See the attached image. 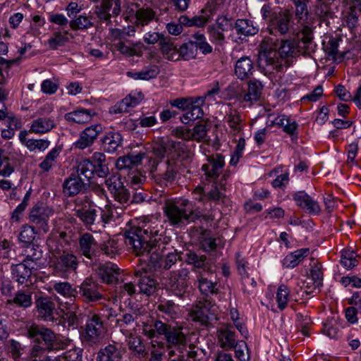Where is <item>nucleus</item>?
I'll list each match as a JSON object with an SVG mask.
<instances>
[{
	"label": "nucleus",
	"instance_id": "1",
	"mask_svg": "<svg viewBox=\"0 0 361 361\" xmlns=\"http://www.w3.org/2000/svg\"><path fill=\"white\" fill-rule=\"evenodd\" d=\"M164 233V228L158 221L148 218L125 232L126 244L131 246L136 255L142 257L150 271L168 270L179 259L176 252H168L164 257L171 241L170 237Z\"/></svg>",
	"mask_w": 361,
	"mask_h": 361
},
{
	"label": "nucleus",
	"instance_id": "2",
	"mask_svg": "<svg viewBox=\"0 0 361 361\" xmlns=\"http://www.w3.org/2000/svg\"><path fill=\"white\" fill-rule=\"evenodd\" d=\"M296 56L294 42L291 39L281 40L264 36L259 54V64L267 71H283L289 66L290 57Z\"/></svg>",
	"mask_w": 361,
	"mask_h": 361
},
{
	"label": "nucleus",
	"instance_id": "3",
	"mask_svg": "<svg viewBox=\"0 0 361 361\" xmlns=\"http://www.w3.org/2000/svg\"><path fill=\"white\" fill-rule=\"evenodd\" d=\"M164 212L170 225L176 227L185 226L196 220L203 219L207 222L213 220L211 216L203 215L200 211L194 209L192 202L187 199L167 202Z\"/></svg>",
	"mask_w": 361,
	"mask_h": 361
},
{
	"label": "nucleus",
	"instance_id": "4",
	"mask_svg": "<svg viewBox=\"0 0 361 361\" xmlns=\"http://www.w3.org/2000/svg\"><path fill=\"white\" fill-rule=\"evenodd\" d=\"M30 338H33L39 344L35 345L30 355L32 361H51L49 357L44 355L45 350H51L55 348L56 336L52 331L44 327L32 324L28 330Z\"/></svg>",
	"mask_w": 361,
	"mask_h": 361
},
{
	"label": "nucleus",
	"instance_id": "5",
	"mask_svg": "<svg viewBox=\"0 0 361 361\" xmlns=\"http://www.w3.org/2000/svg\"><path fill=\"white\" fill-rule=\"evenodd\" d=\"M73 212L74 215L88 231H101L99 209L89 196L76 198Z\"/></svg>",
	"mask_w": 361,
	"mask_h": 361
},
{
	"label": "nucleus",
	"instance_id": "6",
	"mask_svg": "<svg viewBox=\"0 0 361 361\" xmlns=\"http://www.w3.org/2000/svg\"><path fill=\"white\" fill-rule=\"evenodd\" d=\"M207 164L202 166L206 180L213 182L224 188L226 180L230 174L228 171L223 172L225 165L224 157L221 154H214L207 157Z\"/></svg>",
	"mask_w": 361,
	"mask_h": 361
},
{
	"label": "nucleus",
	"instance_id": "7",
	"mask_svg": "<svg viewBox=\"0 0 361 361\" xmlns=\"http://www.w3.org/2000/svg\"><path fill=\"white\" fill-rule=\"evenodd\" d=\"M77 288L78 295L86 302H97L104 298V287L92 277L86 278Z\"/></svg>",
	"mask_w": 361,
	"mask_h": 361
},
{
	"label": "nucleus",
	"instance_id": "8",
	"mask_svg": "<svg viewBox=\"0 0 361 361\" xmlns=\"http://www.w3.org/2000/svg\"><path fill=\"white\" fill-rule=\"evenodd\" d=\"M52 263L54 273L62 278H68L70 274L76 271L78 267L77 257L66 252L54 257Z\"/></svg>",
	"mask_w": 361,
	"mask_h": 361
},
{
	"label": "nucleus",
	"instance_id": "9",
	"mask_svg": "<svg viewBox=\"0 0 361 361\" xmlns=\"http://www.w3.org/2000/svg\"><path fill=\"white\" fill-rule=\"evenodd\" d=\"M54 213L52 207L42 202H38L30 209L29 220L35 224L39 230L47 233L49 229V219Z\"/></svg>",
	"mask_w": 361,
	"mask_h": 361
},
{
	"label": "nucleus",
	"instance_id": "10",
	"mask_svg": "<svg viewBox=\"0 0 361 361\" xmlns=\"http://www.w3.org/2000/svg\"><path fill=\"white\" fill-rule=\"evenodd\" d=\"M296 56L300 54L311 56L314 53L317 44L313 41L312 30L307 25H303L296 39L293 40Z\"/></svg>",
	"mask_w": 361,
	"mask_h": 361
},
{
	"label": "nucleus",
	"instance_id": "11",
	"mask_svg": "<svg viewBox=\"0 0 361 361\" xmlns=\"http://www.w3.org/2000/svg\"><path fill=\"white\" fill-rule=\"evenodd\" d=\"M213 274L210 271H197V281L200 293L205 296L217 295L220 285L217 280L212 279Z\"/></svg>",
	"mask_w": 361,
	"mask_h": 361
},
{
	"label": "nucleus",
	"instance_id": "12",
	"mask_svg": "<svg viewBox=\"0 0 361 361\" xmlns=\"http://www.w3.org/2000/svg\"><path fill=\"white\" fill-rule=\"evenodd\" d=\"M208 21L207 18L202 16H195L191 18L185 15L179 17L178 23L171 22L166 25V30L169 34L178 35L183 32V26L192 27L204 26Z\"/></svg>",
	"mask_w": 361,
	"mask_h": 361
},
{
	"label": "nucleus",
	"instance_id": "13",
	"mask_svg": "<svg viewBox=\"0 0 361 361\" xmlns=\"http://www.w3.org/2000/svg\"><path fill=\"white\" fill-rule=\"evenodd\" d=\"M105 185L113 195L115 200L120 204L127 203L130 200V192L123 185L121 179L118 176H111L105 180Z\"/></svg>",
	"mask_w": 361,
	"mask_h": 361
},
{
	"label": "nucleus",
	"instance_id": "14",
	"mask_svg": "<svg viewBox=\"0 0 361 361\" xmlns=\"http://www.w3.org/2000/svg\"><path fill=\"white\" fill-rule=\"evenodd\" d=\"M102 130L103 128L100 124L92 125L86 128L80 132L79 138L73 144V147L80 150L90 147Z\"/></svg>",
	"mask_w": 361,
	"mask_h": 361
},
{
	"label": "nucleus",
	"instance_id": "15",
	"mask_svg": "<svg viewBox=\"0 0 361 361\" xmlns=\"http://www.w3.org/2000/svg\"><path fill=\"white\" fill-rule=\"evenodd\" d=\"M291 16L288 13L280 12L275 14L270 20L268 30L271 35H285L290 27Z\"/></svg>",
	"mask_w": 361,
	"mask_h": 361
},
{
	"label": "nucleus",
	"instance_id": "16",
	"mask_svg": "<svg viewBox=\"0 0 361 361\" xmlns=\"http://www.w3.org/2000/svg\"><path fill=\"white\" fill-rule=\"evenodd\" d=\"M87 184L82 178L72 173L63 183V192L67 197L75 196L85 191Z\"/></svg>",
	"mask_w": 361,
	"mask_h": 361
},
{
	"label": "nucleus",
	"instance_id": "17",
	"mask_svg": "<svg viewBox=\"0 0 361 361\" xmlns=\"http://www.w3.org/2000/svg\"><path fill=\"white\" fill-rule=\"evenodd\" d=\"M296 204L310 214H319L321 212L318 202L305 191H298L293 195Z\"/></svg>",
	"mask_w": 361,
	"mask_h": 361
},
{
	"label": "nucleus",
	"instance_id": "18",
	"mask_svg": "<svg viewBox=\"0 0 361 361\" xmlns=\"http://www.w3.org/2000/svg\"><path fill=\"white\" fill-rule=\"evenodd\" d=\"M123 140V136L118 131L109 130L101 140L102 147L105 152L112 154L122 147Z\"/></svg>",
	"mask_w": 361,
	"mask_h": 361
},
{
	"label": "nucleus",
	"instance_id": "19",
	"mask_svg": "<svg viewBox=\"0 0 361 361\" xmlns=\"http://www.w3.org/2000/svg\"><path fill=\"white\" fill-rule=\"evenodd\" d=\"M80 252L88 259H93L97 256L98 244L92 234L85 233L79 238Z\"/></svg>",
	"mask_w": 361,
	"mask_h": 361
},
{
	"label": "nucleus",
	"instance_id": "20",
	"mask_svg": "<svg viewBox=\"0 0 361 361\" xmlns=\"http://www.w3.org/2000/svg\"><path fill=\"white\" fill-rule=\"evenodd\" d=\"M142 269L144 270L143 272L140 270L135 271V276L139 278L137 283L140 290L147 295H152L157 289V281L147 274V271H149L147 265Z\"/></svg>",
	"mask_w": 361,
	"mask_h": 361
},
{
	"label": "nucleus",
	"instance_id": "21",
	"mask_svg": "<svg viewBox=\"0 0 361 361\" xmlns=\"http://www.w3.org/2000/svg\"><path fill=\"white\" fill-rule=\"evenodd\" d=\"M166 289L179 298H184L187 294L188 284L183 280H179L176 274H170L164 282Z\"/></svg>",
	"mask_w": 361,
	"mask_h": 361
},
{
	"label": "nucleus",
	"instance_id": "22",
	"mask_svg": "<svg viewBox=\"0 0 361 361\" xmlns=\"http://www.w3.org/2000/svg\"><path fill=\"white\" fill-rule=\"evenodd\" d=\"M35 269L36 267L34 265H30L23 261V262L11 267L13 278L15 279L20 284L25 283L31 276L32 270Z\"/></svg>",
	"mask_w": 361,
	"mask_h": 361
},
{
	"label": "nucleus",
	"instance_id": "23",
	"mask_svg": "<svg viewBox=\"0 0 361 361\" xmlns=\"http://www.w3.org/2000/svg\"><path fill=\"white\" fill-rule=\"evenodd\" d=\"M205 97H196L192 101V104L188 109V111L180 117L183 123H188L190 121H195L200 118L204 115L202 105L204 103Z\"/></svg>",
	"mask_w": 361,
	"mask_h": 361
},
{
	"label": "nucleus",
	"instance_id": "24",
	"mask_svg": "<svg viewBox=\"0 0 361 361\" xmlns=\"http://www.w3.org/2000/svg\"><path fill=\"white\" fill-rule=\"evenodd\" d=\"M28 131L26 130H21L19 133V140L25 145L30 151H35L36 149L43 152L47 149L49 145L50 141L48 140L39 139H28L27 137Z\"/></svg>",
	"mask_w": 361,
	"mask_h": 361
},
{
	"label": "nucleus",
	"instance_id": "25",
	"mask_svg": "<svg viewBox=\"0 0 361 361\" xmlns=\"http://www.w3.org/2000/svg\"><path fill=\"white\" fill-rule=\"evenodd\" d=\"M56 126L53 118L49 117H40L32 121L29 133L35 134H44L50 132Z\"/></svg>",
	"mask_w": 361,
	"mask_h": 361
},
{
	"label": "nucleus",
	"instance_id": "26",
	"mask_svg": "<svg viewBox=\"0 0 361 361\" xmlns=\"http://www.w3.org/2000/svg\"><path fill=\"white\" fill-rule=\"evenodd\" d=\"M253 69V63L250 58L243 56L235 63V74L238 79L243 80L252 75Z\"/></svg>",
	"mask_w": 361,
	"mask_h": 361
},
{
	"label": "nucleus",
	"instance_id": "27",
	"mask_svg": "<svg viewBox=\"0 0 361 361\" xmlns=\"http://www.w3.org/2000/svg\"><path fill=\"white\" fill-rule=\"evenodd\" d=\"M94 115V113L90 109L78 108L75 111L66 114L64 118L68 122L85 124L90 122Z\"/></svg>",
	"mask_w": 361,
	"mask_h": 361
},
{
	"label": "nucleus",
	"instance_id": "28",
	"mask_svg": "<svg viewBox=\"0 0 361 361\" xmlns=\"http://www.w3.org/2000/svg\"><path fill=\"white\" fill-rule=\"evenodd\" d=\"M263 85L257 80H251L248 82L247 90L245 92L243 93V101L245 102L253 103L259 99Z\"/></svg>",
	"mask_w": 361,
	"mask_h": 361
},
{
	"label": "nucleus",
	"instance_id": "29",
	"mask_svg": "<svg viewBox=\"0 0 361 361\" xmlns=\"http://www.w3.org/2000/svg\"><path fill=\"white\" fill-rule=\"evenodd\" d=\"M191 316H216L217 307L211 301L200 300L191 310Z\"/></svg>",
	"mask_w": 361,
	"mask_h": 361
},
{
	"label": "nucleus",
	"instance_id": "30",
	"mask_svg": "<svg viewBox=\"0 0 361 361\" xmlns=\"http://www.w3.org/2000/svg\"><path fill=\"white\" fill-rule=\"evenodd\" d=\"M90 159L97 176L104 178L108 175L109 170L106 163V156L104 153L94 152Z\"/></svg>",
	"mask_w": 361,
	"mask_h": 361
},
{
	"label": "nucleus",
	"instance_id": "31",
	"mask_svg": "<svg viewBox=\"0 0 361 361\" xmlns=\"http://www.w3.org/2000/svg\"><path fill=\"white\" fill-rule=\"evenodd\" d=\"M309 254V248H302L290 252L283 259V266L285 268L293 269L297 267Z\"/></svg>",
	"mask_w": 361,
	"mask_h": 361
},
{
	"label": "nucleus",
	"instance_id": "32",
	"mask_svg": "<svg viewBox=\"0 0 361 361\" xmlns=\"http://www.w3.org/2000/svg\"><path fill=\"white\" fill-rule=\"evenodd\" d=\"M123 350L116 345H109L100 350L97 355V361H120Z\"/></svg>",
	"mask_w": 361,
	"mask_h": 361
},
{
	"label": "nucleus",
	"instance_id": "33",
	"mask_svg": "<svg viewBox=\"0 0 361 361\" xmlns=\"http://www.w3.org/2000/svg\"><path fill=\"white\" fill-rule=\"evenodd\" d=\"M142 93H139V99L134 98L131 94H129L128 97H126L121 102L111 106L109 109V113L111 114H117L127 112L128 108L137 106L140 103V100L142 99Z\"/></svg>",
	"mask_w": 361,
	"mask_h": 361
},
{
	"label": "nucleus",
	"instance_id": "34",
	"mask_svg": "<svg viewBox=\"0 0 361 361\" xmlns=\"http://www.w3.org/2000/svg\"><path fill=\"white\" fill-rule=\"evenodd\" d=\"M234 28L238 35L245 37L255 35L259 31L258 26L248 19H238L235 23Z\"/></svg>",
	"mask_w": 361,
	"mask_h": 361
},
{
	"label": "nucleus",
	"instance_id": "35",
	"mask_svg": "<svg viewBox=\"0 0 361 361\" xmlns=\"http://www.w3.org/2000/svg\"><path fill=\"white\" fill-rule=\"evenodd\" d=\"M85 331L88 339L96 338L104 331L103 322L99 317H90L86 322Z\"/></svg>",
	"mask_w": 361,
	"mask_h": 361
},
{
	"label": "nucleus",
	"instance_id": "36",
	"mask_svg": "<svg viewBox=\"0 0 361 361\" xmlns=\"http://www.w3.org/2000/svg\"><path fill=\"white\" fill-rule=\"evenodd\" d=\"M224 120L233 135H237L242 130L243 118L241 114L237 110H231L225 116Z\"/></svg>",
	"mask_w": 361,
	"mask_h": 361
},
{
	"label": "nucleus",
	"instance_id": "37",
	"mask_svg": "<svg viewBox=\"0 0 361 361\" xmlns=\"http://www.w3.org/2000/svg\"><path fill=\"white\" fill-rule=\"evenodd\" d=\"M217 336L220 346L224 349H233L238 342L235 339V333L228 328L218 330Z\"/></svg>",
	"mask_w": 361,
	"mask_h": 361
},
{
	"label": "nucleus",
	"instance_id": "38",
	"mask_svg": "<svg viewBox=\"0 0 361 361\" xmlns=\"http://www.w3.org/2000/svg\"><path fill=\"white\" fill-rule=\"evenodd\" d=\"M98 274L104 282L111 283L118 281L119 269L113 264H104L99 267Z\"/></svg>",
	"mask_w": 361,
	"mask_h": 361
},
{
	"label": "nucleus",
	"instance_id": "39",
	"mask_svg": "<svg viewBox=\"0 0 361 361\" xmlns=\"http://www.w3.org/2000/svg\"><path fill=\"white\" fill-rule=\"evenodd\" d=\"M335 92L341 100L348 102L353 100L356 106L361 109V85L357 89L353 98L350 93L342 85H338L335 88Z\"/></svg>",
	"mask_w": 361,
	"mask_h": 361
},
{
	"label": "nucleus",
	"instance_id": "40",
	"mask_svg": "<svg viewBox=\"0 0 361 361\" xmlns=\"http://www.w3.org/2000/svg\"><path fill=\"white\" fill-rule=\"evenodd\" d=\"M69 25L73 30H84L93 27L94 23L91 16L82 13L70 20Z\"/></svg>",
	"mask_w": 361,
	"mask_h": 361
},
{
	"label": "nucleus",
	"instance_id": "41",
	"mask_svg": "<svg viewBox=\"0 0 361 361\" xmlns=\"http://www.w3.org/2000/svg\"><path fill=\"white\" fill-rule=\"evenodd\" d=\"M90 159H85L80 161L77 166L76 175L87 180L88 182L96 175Z\"/></svg>",
	"mask_w": 361,
	"mask_h": 361
},
{
	"label": "nucleus",
	"instance_id": "42",
	"mask_svg": "<svg viewBox=\"0 0 361 361\" xmlns=\"http://www.w3.org/2000/svg\"><path fill=\"white\" fill-rule=\"evenodd\" d=\"M159 73V68L156 66L144 67L140 71L135 73L128 72V75L135 80H148L156 78Z\"/></svg>",
	"mask_w": 361,
	"mask_h": 361
},
{
	"label": "nucleus",
	"instance_id": "43",
	"mask_svg": "<svg viewBox=\"0 0 361 361\" xmlns=\"http://www.w3.org/2000/svg\"><path fill=\"white\" fill-rule=\"evenodd\" d=\"M161 51L166 59L173 61L179 60L178 49L166 38L161 40Z\"/></svg>",
	"mask_w": 361,
	"mask_h": 361
},
{
	"label": "nucleus",
	"instance_id": "44",
	"mask_svg": "<svg viewBox=\"0 0 361 361\" xmlns=\"http://www.w3.org/2000/svg\"><path fill=\"white\" fill-rule=\"evenodd\" d=\"M35 305L39 314L44 316H51L55 310V303L48 297L38 298L35 300Z\"/></svg>",
	"mask_w": 361,
	"mask_h": 361
},
{
	"label": "nucleus",
	"instance_id": "45",
	"mask_svg": "<svg viewBox=\"0 0 361 361\" xmlns=\"http://www.w3.org/2000/svg\"><path fill=\"white\" fill-rule=\"evenodd\" d=\"M185 262L193 265L195 268L199 269L198 271H209V269L205 267L207 262L204 255H198L195 252L188 251L185 254Z\"/></svg>",
	"mask_w": 361,
	"mask_h": 361
},
{
	"label": "nucleus",
	"instance_id": "46",
	"mask_svg": "<svg viewBox=\"0 0 361 361\" xmlns=\"http://www.w3.org/2000/svg\"><path fill=\"white\" fill-rule=\"evenodd\" d=\"M68 35H71L68 31L55 32L47 41L49 47L56 50L59 47L64 46L69 40Z\"/></svg>",
	"mask_w": 361,
	"mask_h": 361
},
{
	"label": "nucleus",
	"instance_id": "47",
	"mask_svg": "<svg viewBox=\"0 0 361 361\" xmlns=\"http://www.w3.org/2000/svg\"><path fill=\"white\" fill-rule=\"evenodd\" d=\"M179 59L181 58L184 60H190L194 59L197 55V47L194 43L193 35L190 39L184 43L178 49Z\"/></svg>",
	"mask_w": 361,
	"mask_h": 361
},
{
	"label": "nucleus",
	"instance_id": "48",
	"mask_svg": "<svg viewBox=\"0 0 361 361\" xmlns=\"http://www.w3.org/2000/svg\"><path fill=\"white\" fill-rule=\"evenodd\" d=\"M341 318L330 317L323 322L322 332L331 338H335L338 336V327H340Z\"/></svg>",
	"mask_w": 361,
	"mask_h": 361
},
{
	"label": "nucleus",
	"instance_id": "49",
	"mask_svg": "<svg viewBox=\"0 0 361 361\" xmlns=\"http://www.w3.org/2000/svg\"><path fill=\"white\" fill-rule=\"evenodd\" d=\"M53 289L61 295L66 298L76 297L78 295V288H73L68 282L54 283Z\"/></svg>",
	"mask_w": 361,
	"mask_h": 361
},
{
	"label": "nucleus",
	"instance_id": "50",
	"mask_svg": "<svg viewBox=\"0 0 361 361\" xmlns=\"http://www.w3.org/2000/svg\"><path fill=\"white\" fill-rule=\"evenodd\" d=\"M155 13L149 8H140L135 13L136 24L137 26L148 25L155 18Z\"/></svg>",
	"mask_w": 361,
	"mask_h": 361
},
{
	"label": "nucleus",
	"instance_id": "51",
	"mask_svg": "<svg viewBox=\"0 0 361 361\" xmlns=\"http://www.w3.org/2000/svg\"><path fill=\"white\" fill-rule=\"evenodd\" d=\"M42 257V250L39 246L32 245L25 250V258L23 260L30 265L37 264V262Z\"/></svg>",
	"mask_w": 361,
	"mask_h": 361
},
{
	"label": "nucleus",
	"instance_id": "52",
	"mask_svg": "<svg viewBox=\"0 0 361 361\" xmlns=\"http://www.w3.org/2000/svg\"><path fill=\"white\" fill-rule=\"evenodd\" d=\"M61 151V147H55L45 157V159L39 164V168L44 171H49L54 164L56 161L57 157Z\"/></svg>",
	"mask_w": 361,
	"mask_h": 361
},
{
	"label": "nucleus",
	"instance_id": "53",
	"mask_svg": "<svg viewBox=\"0 0 361 361\" xmlns=\"http://www.w3.org/2000/svg\"><path fill=\"white\" fill-rule=\"evenodd\" d=\"M295 7V14L298 21L304 23L309 16L307 4L310 0H292Z\"/></svg>",
	"mask_w": 361,
	"mask_h": 361
},
{
	"label": "nucleus",
	"instance_id": "54",
	"mask_svg": "<svg viewBox=\"0 0 361 361\" xmlns=\"http://www.w3.org/2000/svg\"><path fill=\"white\" fill-rule=\"evenodd\" d=\"M314 12L322 21H326L333 16L330 6L324 0H317Z\"/></svg>",
	"mask_w": 361,
	"mask_h": 361
},
{
	"label": "nucleus",
	"instance_id": "55",
	"mask_svg": "<svg viewBox=\"0 0 361 361\" xmlns=\"http://www.w3.org/2000/svg\"><path fill=\"white\" fill-rule=\"evenodd\" d=\"M350 307L345 310V316H356L361 314V295L359 293H355L350 299Z\"/></svg>",
	"mask_w": 361,
	"mask_h": 361
},
{
	"label": "nucleus",
	"instance_id": "56",
	"mask_svg": "<svg viewBox=\"0 0 361 361\" xmlns=\"http://www.w3.org/2000/svg\"><path fill=\"white\" fill-rule=\"evenodd\" d=\"M36 233L34 227L27 225L23 226L19 233V240L23 243L30 245L35 238Z\"/></svg>",
	"mask_w": 361,
	"mask_h": 361
},
{
	"label": "nucleus",
	"instance_id": "57",
	"mask_svg": "<svg viewBox=\"0 0 361 361\" xmlns=\"http://www.w3.org/2000/svg\"><path fill=\"white\" fill-rule=\"evenodd\" d=\"M194 43L197 47V51L200 49L203 54H207L212 51V46L207 42L203 34L195 33L193 35Z\"/></svg>",
	"mask_w": 361,
	"mask_h": 361
},
{
	"label": "nucleus",
	"instance_id": "58",
	"mask_svg": "<svg viewBox=\"0 0 361 361\" xmlns=\"http://www.w3.org/2000/svg\"><path fill=\"white\" fill-rule=\"evenodd\" d=\"M13 302L20 307L25 308L31 306L32 303V293L29 291L25 292L23 290H18L13 298Z\"/></svg>",
	"mask_w": 361,
	"mask_h": 361
},
{
	"label": "nucleus",
	"instance_id": "59",
	"mask_svg": "<svg viewBox=\"0 0 361 361\" xmlns=\"http://www.w3.org/2000/svg\"><path fill=\"white\" fill-rule=\"evenodd\" d=\"M99 209V217L102 224V229L105 228L106 224L114 221V209L109 205H105L104 208Z\"/></svg>",
	"mask_w": 361,
	"mask_h": 361
},
{
	"label": "nucleus",
	"instance_id": "60",
	"mask_svg": "<svg viewBox=\"0 0 361 361\" xmlns=\"http://www.w3.org/2000/svg\"><path fill=\"white\" fill-rule=\"evenodd\" d=\"M168 343L171 344L183 343L185 341V334L179 329L169 326V330L165 336Z\"/></svg>",
	"mask_w": 361,
	"mask_h": 361
},
{
	"label": "nucleus",
	"instance_id": "61",
	"mask_svg": "<svg viewBox=\"0 0 361 361\" xmlns=\"http://www.w3.org/2000/svg\"><path fill=\"white\" fill-rule=\"evenodd\" d=\"M288 295L289 290L286 286L282 284L278 288L276 299L280 310H284L286 307Z\"/></svg>",
	"mask_w": 361,
	"mask_h": 361
},
{
	"label": "nucleus",
	"instance_id": "62",
	"mask_svg": "<svg viewBox=\"0 0 361 361\" xmlns=\"http://www.w3.org/2000/svg\"><path fill=\"white\" fill-rule=\"evenodd\" d=\"M111 7V4L109 0L104 2L102 6L100 8H97V16L98 18L103 22L106 23V24L111 22V15L109 13L110 8Z\"/></svg>",
	"mask_w": 361,
	"mask_h": 361
},
{
	"label": "nucleus",
	"instance_id": "63",
	"mask_svg": "<svg viewBox=\"0 0 361 361\" xmlns=\"http://www.w3.org/2000/svg\"><path fill=\"white\" fill-rule=\"evenodd\" d=\"M310 276L314 282V289H319L322 286L323 273L322 271L321 265L317 264H314L310 269Z\"/></svg>",
	"mask_w": 361,
	"mask_h": 361
},
{
	"label": "nucleus",
	"instance_id": "64",
	"mask_svg": "<svg viewBox=\"0 0 361 361\" xmlns=\"http://www.w3.org/2000/svg\"><path fill=\"white\" fill-rule=\"evenodd\" d=\"M245 140L244 138H240L238 142L235 147V150L231 154L230 164L231 166H236L239 162L240 159L243 156V153L245 149Z\"/></svg>",
	"mask_w": 361,
	"mask_h": 361
}]
</instances>
